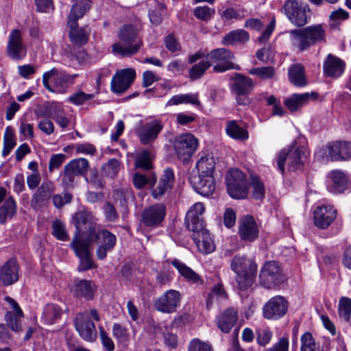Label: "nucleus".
I'll return each mask as SVG.
<instances>
[{
	"instance_id": "nucleus-1",
	"label": "nucleus",
	"mask_w": 351,
	"mask_h": 351,
	"mask_svg": "<svg viewBox=\"0 0 351 351\" xmlns=\"http://www.w3.org/2000/svg\"><path fill=\"white\" fill-rule=\"evenodd\" d=\"M140 31V25L132 24L123 25L117 34L120 43L112 45V52L123 57L131 56L138 53L143 45L142 39L138 35Z\"/></svg>"
},
{
	"instance_id": "nucleus-2",
	"label": "nucleus",
	"mask_w": 351,
	"mask_h": 351,
	"mask_svg": "<svg viewBox=\"0 0 351 351\" xmlns=\"http://www.w3.org/2000/svg\"><path fill=\"white\" fill-rule=\"evenodd\" d=\"M231 269L237 274V282L241 290L250 287L254 282L257 265L253 258L237 255L231 261Z\"/></svg>"
},
{
	"instance_id": "nucleus-3",
	"label": "nucleus",
	"mask_w": 351,
	"mask_h": 351,
	"mask_svg": "<svg viewBox=\"0 0 351 351\" xmlns=\"http://www.w3.org/2000/svg\"><path fill=\"white\" fill-rule=\"evenodd\" d=\"M92 319L99 322L100 316L98 311L92 308L87 313H80L75 319V326L80 336L86 341H94L97 332Z\"/></svg>"
},
{
	"instance_id": "nucleus-4",
	"label": "nucleus",
	"mask_w": 351,
	"mask_h": 351,
	"mask_svg": "<svg viewBox=\"0 0 351 351\" xmlns=\"http://www.w3.org/2000/svg\"><path fill=\"white\" fill-rule=\"evenodd\" d=\"M206 57L209 66H213V70L215 72L222 73L230 69H241L238 64L232 62L234 58V54L228 49H213L207 53Z\"/></svg>"
},
{
	"instance_id": "nucleus-5",
	"label": "nucleus",
	"mask_w": 351,
	"mask_h": 351,
	"mask_svg": "<svg viewBox=\"0 0 351 351\" xmlns=\"http://www.w3.org/2000/svg\"><path fill=\"white\" fill-rule=\"evenodd\" d=\"M227 191L234 199H245L248 195L245 175L238 169H231L226 174Z\"/></svg>"
},
{
	"instance_id": "nucleus-6",
	"label": "nucleus",
	"mask_w": 351,
	"mask_h": 351,
	"mask_svg": "<svg viewBox=\"0 0 351 351\" xmlns=\"http://www.w3.org/2000/svg\"><path fill=\"white\" fill-rule=\"evenodd\" d=\"M286 280L281 266L276 261H267L259 274V282L266 289H274Z\"/></svg>"
},
{
	"instance_id": "nucleus-7",
	"label": "nucleus",
	"mask_w": 351,
	"mask_h": 351,
	"mask_svg": "<svg viewBox=\"0 0 351 351\" xmlns=\"http://www.w3.org/2000/svg\"><path fill=\"white\" fill-rule=\"evenodd\" d=\"M198 145V139L193 134L185 133L175 138L173 146L177 158L183 162H187L196 152Z\"/></svg>"
},
{
	"instance_id": "nucleus-8",
	"label": "nucleus",
	"mask_w": 351,
	"mask_h": 351,
	"mask_svg": "<svg viewBox=\"0 0 351 351\" xmlns=\"http://www.w3.org/2000/svg\"><path fill=\"white\" fill-rule=\"evenodd\" d=\"M281 12L295 26L302 27L307 23L306 5L302 0H286Z\"/></svg>"
},
{
	"instance_id": "nucleus-9",
	"label": "nucleus",
	"mask_w": 351,
	"mask_h": 351,
	"mask_svg": "<svg viewBox=\"0 0 351 351\" xmlns=\"http://www.w3.org/2000/svg\"><path fill=\"white\" fill-rule=\"evenodd\" d=\"M304 154V147L291 146L282 149L276 158L278 169L283 174L285 173V161H287L288 166L293 170L300 169L303 166L302 156Z\"/></svg>"
},
{
	"instance_id": "nucleus-10",
	"label": "nucleus",
	"mask_w": 351,
	"mask_h": 351,
	"mask_svg": "<svg viewBox=\"0 0 351 351\" xmlns=\"http://www.w3.org/2000/svg\"><path fill=\"white\" fill-rule=\"evenodd\" d=\"M86 241L91 245L93 242L98 241L99 245L96 251L99 259H104L106 257L107 252L111 251L117 241L116 236L110 231L99 228L95 232L90 234Z\"/></svg>"
},
{
	"instance_id": "nucleus-11",
	"label": "nucleus",
	"mask_w": 351,
	"mask_h": 351,
	"mask_svg": "<svg viewBox=\"0 0 351 351\" xmlns=\"http://www.w3.org/2000/svg\"><path fill=\"white\" fill-rule=\"evenodd\" d=\"M73 223L76 228L75 237L84 239L99 228L93 213L85 209L79 210L73 215Z\"/></svg>"
},
{
	"instance_id": "nucleus-12",
	"label": "nucleus",
	"mask_w": 351,
	"mask_h": 351,
	"mask_svg": "<svg viewBox=\"0 0 351 351\" xmlns=\"http://www.w3.org/2000/svg\"><path fill=\"white\" fill-rule=\"evenodd\" d=\"M90 245L83 237H74L71 247L80 259L78 270L86 271L96 267L91 257Z\"/></svg>"
},
{
	"instance_id": "nucleus-13",
	"label": "nucleus",
	"mask_w": 351,
	"mask_h": 351,
	"mask_svg": "<svg viewBox=\"0 0 351 351\" xmlns=\"http://www.w3.org/2000/svg\"><path fill=\"white\" fill-rule=\"evenodd\" d=\"M327 190L335 195L343 193L351 189L348 175L341 169H333L326 176Z\"/></svg>"
},
{
	"instance_id": "nucleus-14",
	"label": "nucleus",
	"mask_w": 351,
	"mask_h": 351,
	"mask_svg": "<svg viewBox=\"0 0 351 351\" xmlns=\"http://www.w3.org/2000/svg\"><path fill=\"white\" fill-rule=\"evenodd\" d=\"M180 300L181 295L179 291L169 289L155 300L154 306L160 312L171 313L176 311Z\"/></svg>"
},
{
	"instance_id": "nucleus-15",
	"label": "nucleus",
	"mask_w": 351,
	"mask_h": 351,
	"mask_svg": "<svg viewBox=\"0 0 351 351\" xmlns=\"http://www.w3.org/2000/svg\"><path fill=\"white\" fill-rule=\"evenodd\" d=\"M336 217L337 210L330 204H319L313 210L314 225L319 229L328 228Z\"/></svg>"
},
{
	"instance_id": "nucleus-16",
	"label": "nucleus",
	"mask_w": 351,
	"mask_h": 351,
	"mask_svg": "<svg viewBox=\"0 0 351 351\" xmlns=\"http://www.w3.org/2000/svg\"><path fill=\"white\" fill-rule=\"evenodd\" d=\"M136 77L134 69L128 68L118 71L111 81L112 92L119 94L129 88Z\"/></svg>"
},
{
	"instance_id": "nucleus-17",
	"label": "nucleus",
	"mask_w": 351,
	"mask_h": 351,
	"mask_svg": "<svg viewBox=\"0 0 351 351\" xmlns=\"http://www.w3.org/2000/svg\"><path fill=\"white\" fill-rule=\"evenodd\" d=\"M288 308L287 300L280 295L271 298L263 307V316L267 319H278L284 316Z\"/></svg>"
},
{
	"instance_id": "nucleus-18",
	"label": "nucleus",
	"mask_w": 351,
	"mask_h": 351,
	"mask_svg": "<svg viewBox=\"0 0 351 351\" xmlns=\"http://www.w3.org/2000/svg\"><path fill=\"white\" fill-rule=\"evenodd\" d=\"M163 128L161 121L152 120L142 125L137 130V136L140 142L143 145L153 143Z\"/></svg>"
},
{
	"instance_id": "nucleus-19",
	"label": "nucleus",
	"mask_w": 351,
	"mask_h": 351,
	"mask_svg": "<svg viewBox=\"0 0 351 351\" xmlns=\"http://www.w3.org/2000/svg\"><path fill=\"white\" fill-rule=\"evenodd\" d=\"M327 156L333 161H344L351 158V142L332 141L326 145Z\"/></svg>"
},
{
	"instance_id": "nucleus-20",
	"label": "nucleus",
	"mask_w": 351,
	"mask_h": 351,
	"mask_svg": "<svg viewBox=\"0 0 351 351\" xmlns=\"http://www.w3.org/2000/svg\"><path fill=\"white\" fill-rule=\"evenodd\" d=\"M205 212V207L201 202L194 204L188 210L185 223L187 229L191 232H197L204 227L202 215Z\"/></svg>"
},
{
	"instance_id": "nucleus-21",
	"label": "nucleus",
	"mask_w": 351,
	"mask_h": 351,
	"mask_svg": "<svg viewBox=\"0 0 351 351\" xmlns=\"http://www.w3.org/2000/svg\"><path fill=\"white\" fill-rule=\"evenodd\" d=\"M7 53L13 60H22L26 56V47L22 41V35L18 29L12 30L9 36Z\"/></svg>"
},
{
	"instance_id": "nucleus-22",
	"label": "nucleus",
	"mask_w": 351,
	"mask_h": 351,
	"mask_svg": "<svg viewBox=\"0 0 351 351\" xmlns=\"http://www.w3.org/2000/svg\"><path fill=\"white\" fill-rule=\"evenodd\" d=\"M5 300L10 305L13 311H8L5 314L6 325L14 332H19L22 330L21 319L23 313L19 304L13 298L6 296Z\"/></svg>"
},
{
	"instance_id": "nucleus-23",
	"label": "nucleus",
	"mask_w": 351,
	"mask_h": 351,
	"mask_svg": "<svg viewBox=\"0 0 351 351\" xmlns=\"http://www.w3.org/2000/svg\"><path fill=\"white\" fill-rule=\"evenodd\" d=\"M166 215V207L162 203L155 204L145 208L143 213V222L146 226H159Z\"/></svg>"
},
{
	"instance_id": "nucleus-24",
	"label": "nucleus",
	"mask_w": 351,
	"mask_h": 351,
	"mask_svg": "<svg viewBox=\"0 0 351 351\" xmlns=\"http://www.w3.org/2000/svg\"><path fill=\"white\" fill-rule=\"evenodd\" d=\"M239 234L245 241H255L259 234V228L253 217L244 216L239 221Z\"/></svg>"
},
{
	"instance_id": "nucleus-25",
	"label": "nucleus",
	"mask_w": 351,
	"mask_h": 351,
	"mask_svg": "<svg viewBox=\"0 0 351 351\" xmlns=\"http://www.w3.org/2000/svg\"><path fill=\"white\" fill-rule=\"evenodd\" d=\"M55 188L52 182H43L32 195L31 205L34 209L41 208L46 206Z\"/></svg>"
},
{
	"instance_id": "nucleus-26",
	"label": "nucleus",
	"mask_w": 351,
	"mask_h": 351,
	"mask_svg": "<svg viewBox=\"0 0 351 351\" xmlns=\"http://www.w3.org/2000/svg\"><path fill=\"white\" fill-rule=\"evenodd\" d=\"M7 191L3 187H0V223H5L8 218L15 215L17 204L12 196L6 198Z\"/></svg>"
},
{
	"instance_id": "nucleus-27",
	"label": "nucleus",
	"mask_w": 351,
	"mask_h": 351,
	"mask_svg": "<svg viewBox=\"0 0 351 351\" xmlns=\"http://www.w3.org/2000/svg\"><path fill=\"white\" fill-rule=\"evenodd\" d=\"M174 184V173L171 169H166L161 176L158 183L152 186V195L156 199H161L164 195L169 191Z\"/></svg>"
},
{
	"instance_id": "nucleus-28",
	"label": "nucleus",
	"mask_w": 351,
	"mask_h": 351,
	"mask_svg": "<svg viewBox=\"0 0 351 351\" xmlns=\"http://www.w3.org/2000/svg\"><path fill=\"white\" fill-rule=\"evenodd\" d=\"M193 232V239L202 253L210 254L215 250L213 239L207 229L204 227L202 230Z\"/></svg>"
},
{
	"instance_id": "nucleus-29",
	"label": "nucleus",
	"mask_w": 351,
	"mask_h": 351,
	"mask_svg": "<svg viewBox=\"0 0 351 351\" xmlns=\"http://www.w3.org/2000/svg\"><path fill=\"white\" fill-rule=\"evenodd\" d=\"M191 183L194 189L202 196L211 195L215 190V182L213 176H193Z\"/></svg>"
},
{
	"instance_id": "nucleus-30",
	"label": "nucleus",
	"mask_w": 351,
	"mask_h": 351,
	"mask_svg": "<svg viewBox=\"0 0 351 351\" xmlns=\"http://www.w3.org/2000/svg\"><path fill=\"white\" fill-rule=\"evenodd\" d=\"M19 265L15 259H10L0 268V280L5 286H10L19 280Z\"/></svg>"
},
{
	"instance_id": "nucleus-31",
	"label": "nucleus",
	"mask_w": 351,
	"mask_h": 351,
	"mask_svg": "<svg viewBox=\"0 0 351 351\" xmlns=\"http://www.w3.org/2000/svg\"><path fill=\"white\" fill-rule=\"evenodd\" d=\"M238 320V312L234 308H227L216 318V324L220 330L228 333Z\"/></svg>"
},
{
	"instance_id": "nucleus-32",
	"label": "nucleus",
	"mask_w": 351,
	"mask_h": 351,
	"mask_svg": "<svg viewBox=\"0 0 351 351\" xmlns=\"http://www.w3.org/2000/svg\"><path fill=\"white\" fill-rule=\"evenodd\" d=\"M62 314L63 310L59 305L49 303L44 306L40 319L46 325H53L59 322Z\"/></svg>"
},
{
	"instance_id": "nucleus-33",
	"label": "nucleus",
	"mask_w": 351,
	"mask_h": 351,
	"mask_svg": "<svg viewBox=\"0 0 351 351\" xmlns=\"http://www.w3.org/2000/svg\"><path fill=\"white\" fill-rule=\"evenodd\" d=\"M345 69V63L340 58L328 55L324 64V71L326 75L332 77H338L342 75Z\"/></svg>"
},
{
	"instance_id": "nucleus-34",
	"label": "nucleus",
	"mask_w": 351,
	"mask_h": 351,
	"mask_svg": "<svg viewBox=\"0 0 351 351\" xmlns=\"http://www.w3.org/2000/svg\"><path fill=\"white\" fill-rule=\"evenodd\" d=\"M171 264L177 269L179 274L184 279L190 284L201 285L202 280L200 276L195 272L191 268L178 259H174Z\"/></svg>"
},
{
	"instance_id": "nucleus-35",
	"label": "nucleus",
	"mask_w": 351,
	"mask_h": 351,
	"mask_svg": "<svg viewBox=\"0 0 351 351\" xmlns=\"http://www.w3.org/2000/svg\"><path fill=\"white\" fill-rule=\"evenodd\" d=\"M90 8V0H76L68 16L67 24L75 25V22L82 18Z\"/></svg>"
},
{
	"instance_id": "nucleus-36",
	"label": "nucleus",
	"mask_w": 351,
	"mask_h": 351,
	"mask_svg": "<svg viewBox=\"0 0 351 351\" xmlns=\"http://www.w3.org/2000/svg\"><path fill=\"white\" fill-rule=\"evenodd\" d=\"M73 291L75 295L83 297L86 300H91L95 291V285L87 280H76L73 285Z\"/></svg>"
},
{
	"instance_id": "nucleus-37",
	"label": "nucleus",
	"mask_w": 351,
	"mask_h": 351,
	"mask_svg": "<svg viewBox=\"0 0 351 351\" xmlns=\"http://www.w3.org/2000/svg\"><path fill=\"white\" fill-rule=\"evenodd\" d=\"M253 87L254 83L251 78L237 73L231 85V90L234 94H248Z\"/></svg>"
},
{
	"instance_id": "nucleus-38",
	"label": "nucleus",
	"mask_w": 351,
	"mask_h": 351,
	"mask_svg": "<svg viewBox=\"0 0 351 351\" xmlns=\"http://www.w3.org/2000/svg\"><path fill=\"white\" fill-rule=\"evenodd\" d=\"M288 77L295 86L302 87L306 84L305 67L300 64H294L289 67Z\"/></svg>"
},
{
	"instance_id": "nucleus-39",
	"label": "nucleus",
	"mask_w": 351,
	"mask_h": 351,
	"mask_svg": "<svg viewBox=\"0 0 351 351\" xmlns=\"http://www.w3.org/2000/svg\"><path fill=\"white\" fill-rule=\"evenodd\" d=\"M250 39L249 34L244 29H238L226 34L222 39V44L226 46L243 44Z\"/></svg>"
},
{
	"instance_id": "nucleus-40",
	"label": "nucleus",
	"mask_w": 351,
	"mask_h": 351,
	"mask_svg": "<svg viewBox=\"0 0 351 351\" xmlns=\"http://www.w3.org/2000/svg\"><path fill=\"white\" fill-rule=\"evenodd\" d=\"M215 166V159L209 155L202 156L196 163L198 175L201 176H213Z\"/></svg>"
},
{
	"instance_id": "nucleus-41",
	"label": "nucleus",
	"mask_w": 351,
	"mask_h": 351,
	"mask_svg": "<svg viewBox=\"0 0 351 351\" xmlns=\"http://www.w3.org/2000/svg\"><path fill=\"white\" fill-rule=\"evenodd\" d=\"M67 25L70 29L69 36L71 40L78 45H85L88 40L89 30L83 27L78 28L77 22H75V25L73 26L71 24Z\"/></svg>"
},
{
	"instance_id": "nucleus-42",
	"label": "nucleus",
	"mask_w": 351,
	"mask_h": 351,
	"mask_svg": "<svg viewBox=\"0 0 351 351\" xmlns=\"http://www.w3.org/2000/svg\"><path fill=\"white\" fill-rule=\"evenodd\" d=\"M226 132L228 136L233 139L245 141L248 138L247 131L241 128L234 120L226 122Z\"/></svg>"
},
{
	"instance_id": "nucleus-43",
	"label": "nucleus",
	"mask_w": 351,
	"mask_h": 351,
	"mask_svg": "<svg viewBox=\"0 0 351 351\" xmlns=\"http://www.w3.org/2000/svg\"><path fill=\"white\" fill-rule=\"evenodd\" d=\"M182 104L199 106L198 93H186L173 95L167 103V106H176Z\"/></svg>"
},
{
	"instance_id": "nucleus-44",
	"label": "nucleus",
	"mask_w": 351,
	"mask_h": 351,
	"mask_svg": "<svg viewBox=\"0 0 351 351\" xmlns=\"http://www.w3.org/2000/svg\"><path fill=\"white\" fill-rule=\"evenodd\" d=\"M293 45L299 51H304L307 47V29H294L289 32Z\"/></svg>"
},
{
	"instance_id": "nucleus-45",
	"label": "nucleus",
	"mask_w": 351,
	"mask_h": 351,
	"mask_svg": "<svg viewBox=\"0 0 351 351\" xmlns=\"http://www.w3.org/2000/svg\"><path fill=\"white\" fill-rule=\"evenodd\" d=\"M307 101V93L298 94L295 93L287 97L284 104L288 110L295 112L303 106Z\"/></svg>"
},
{
	"instance_id": "nucleus-46",
	"label": "nucleus",
	"mask_w": 351,
	"mask_h": 351,
	"mask_svg": "<svg viewBox=\"0 0 351 351\" xmlns=\"http://www.w3.org/2000/svg\"><path fill=\"white\" fill-rule=\"evenodd\" d=\"M154 154L148 150H142L138 152L135 158V167L143 169H150L152 168V161Z\"/></svg>"
},
{
	"instance_id": "nucleus-47",
	"label": "nucleus",
	"mask_w": 351,
	"mask_h": 351,
	"mask_svg": "<svg viewBox=\"0 0 351 351\" xmlns=\"http://www.w3.org/2000/svg\"><path fill=\"white\" fill-rule=\"evenodd\" d=\"M227 299V294L220 283L214 286L210 293L208 294L206 306L210 308L215 302H222Z\"/></svg>"
},
{
	"instance_id": "nucleus-48",
	"label": "nucleus",
	"mask_w": 351,
	"mask_h": 351,
	"mask_svg": "<svg viewBox=\"0 0 351 351\" xmlns=\"http://www.w3.org/2000/svg\"><path fill=\"white\" fill-rule=\"evenodd\" d=\"M132 181L134 186L138 189H141L146 185L152 186L156 181V177L153 173H148L147 174L135 173L133 175Z\"/></svg>"
},
{
	"instance_id": "nucleus-49",
	"label": "nucleus",
	"mask_w": 351,
	"mask_h": 351,
	"mask_svg": "<svg viewBox=\"0 0 351 351\" xmlns=\"http://www.w3.org/2000/svg\"><path fill=\"white\" fill-rule=\"evenodd\" d=\"M60 71L56 68L45 72L43 75V86L49 90L54 92L53 86L57 87Z\"/></svg>"
},
{
	"instance_id": "nucleus-50",
	"label": "nucleus",
	"mask_w": 351,
	"mask_h": 351,
	"mask_svg": "<svg viewBox=\"0 0 351 351\" xmlns=\"http://www.w3.org/2000/svg\"><path fill=\"white\" fill-rule=\"evenodd\" d=\"M325 40V31L321 25L308 27V46Z\"/></svg>"
},
{
	"instance_id": "nucleus-51",
	"label": "nucleus",
	"mask_w": 351,
	"mask_h": 351,
	"mask_svg": "<svg viewBox=\"0 0 351 351\" xmlns=\"http://www.w3.org/2000/svg\"><path fill=\"white\" fill-rule=\"evenodd\" d=\"M56 123L63 130L69 128L72 125L71 115H67L63 110L58 109L51 115Z\"/></svg>"
},
{
	"instance_id": "nucleus-52",
	"label": "nucleus",
	"mask_w": 351,
	"mask_h": 351,
	"mask_svg": "<svg viewBox=\"0 0 351 351\" xmlns=\"http://www.w3.org/2000/svg\"><path fill=\"white\" fill-rule=\"evenodd\" d=\"M66 167L77 175H82L87 172L89 165L88 161L83 158L71 160Z\"/></svg>"
},
{
	"instance_id": "nucleus-53",
	"label": "nucleus",
	"mask_w": 351,
	"mask_h": 351,
	"mask_svg": "<svg viewBox=\"0 0 351 351\" xmlns=\"http://www.w3.org/2000/svg\"><path fill=\"white\" fill-rule=\"evenodd\" d=\"M338 313L340 318L349 322L351 317V299L341 298L339 300Z\"/></svg>"
},
{
	"instance_id": "nucleus-54",
	"label": "nucleus",
	"mask_w": 351,
	"mask_h": 351,
	"mask_svg": "<svg viewBox=\"0 0 351 351\" xmlns=\"http://www.w3.org/2000/svg\"><path fill=\"white\" fill-rule=\"evenodd\" d=\"M251 75H256L262 80H269L274 77L275 69L272 66L252 68L248 71Z\"/></svg>"
},
{
	"instance_id": "nucleus-55",
	"label": "nucleus",
	"mask_w": 351,
	"mask_h": 351,
	"mask_svg": "<svg viewBox=\"0 0 351 351\" xmlns=\"http://www.w3.org/2000/svg\"><path fill=\"white\" fill-rule=\"evenodd\" d=\"M256 342L263 347L266 346L269 343L272 337L273 332L269 328H262L256 330Z\"/></svg>"
},
{
	"instance_id": "nucleus-56",
	"label": "nucleus",
	"mask_w": 351,
	"mask_h": 351,
	"mask_svg": "<svg viewBox=\"0 0 351 351\" xmlns=\"http://www.w3.org/2000/svg\"><path fill=\"white\" fill-rule=\"evenodd\" d=\"M209 67V64L206 61H201L194 64L189 71V77L192 80L199 79Z\"/></svg>"
},
{
	"instance_id": "nucleus-57",
	"label": "nucleus",
	"mask_w": 351,
	"mask_h": 351,
	"mask_svg": "<svg viewBox=\"0 0 351 351\" xmlns=\"http://www.w3.org/2000/svg\"><path fill=\"white\" fill-rule=\"evenodd\" d=\"M250 185L252 188V195L254 199H261L265 196V186L261 180L257 177H252Z\"/></svg>"
},
{
	"instance_id": "nucleus-58",
	"label": "nucleus",
	"mask_w": 351,
	"mask_h": 351,
	"mask_svg": "<svg viewBox=\"0 0 351 351\" xmlns=\"http://www.w3.org/2000/svg\"><path fill=\"white\" fill-rule=\"evenodd\" d=\"M195 16L202 21L210 20L215 14V10L208 6H198L194 9Z\"/></svg>"
},
{
	"instance_id": "nucleus-59",
	"label": "nucleus",
	"mask_w": 351,
	"mask_h": 351,
	"mask_svg": "<svg viewBox=\"0 0 351 351\" xmlns=\"http://www.w3.org/2000/svg\"><path fill=\"white\" fill-rule=\"evenodd\" d=\"M112 330L114 337L119 342H125L129 338L128 329L120 324H114Z\"/></svg>"
},
{
	"instance_id": "nucleus-60",
	"label": "nucleus",
	"mask_w": 351,
	"mask_h": 351,
	"mask_svg": "<svg viewBox=\"0 0 351 351\" xmlns=\"http://www.w3.org/2000/svg\"><path fill=\"white\" fill-rule=\"evenodd\" d=\"M52 234L58 240L66 241L69 235L66 233L65 226L60 221H55L52 225Z\"/></svg>"
},
{
	"instance_id": "nucleus-61",
	"label": "nucleus",
	"mask_w": 351,
	"mask_h": 351,
	"mask_svg": "<svg viewBox=\"0 0 351 351\" xmlns=\"http://www.w3.org/2000/svg\"><path fill=\"white\" fill-rule=\"evenodd\" d=\"M94 97L93 94H87L82 91H78L71 95L67 101L74 105L80 106L84 104L86 101L91 100Z\"/></svg>"
},
{
	"instance_id": "nucleus-62",
	"label": "nucleus",
	"mask_w": 351,
	"mask_h": 351,
	"mask_svg": "<svg viewBox=\"0 0 351 351\" xmlns=\"http://www.w3.org/2000/svg\"><path fill=\"white\" fill-rule=\"evenodd\" d=\"M188 351H213V348L208 342L194 338L189 344Z\"/></svg>"
},
{
	"instance_id": "nucleus-63",
	"label": "nucleus",
	"mask_w": 351,
	"mask_h": 351,
	"mask_svg": "<svg viewBox=\"0 0 351 351\" xmlns=\"http://www.w3.org/2000/svg\"><path fill=\"white\" fill-rule=\"evenodd\" d=\"M119 169V162L117 159H111L102 167V170L106 176L113 178Z\"/></svg>"
},
{
	"instance_id": "nucleus-64",
	"label": "nucleus",
	"mask_w": 351,
	"mask_h": 351,
	"mask_svg": "<svg viewBox=\"0 0 351 351\" xmlns=\"http://www.w3.org/2000/svg\"><path fill=\"white\" fill-rule=\"evenodd\" d=\"M99 335L103 346L108 351H112L114 349V344L112 339L108 336L102 326H99Z\"/></svg>"
}]
</instances>
